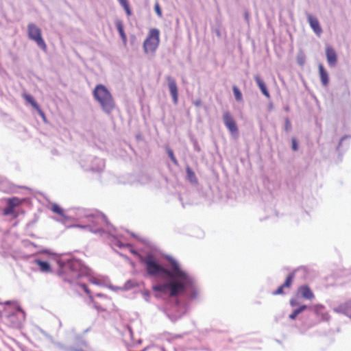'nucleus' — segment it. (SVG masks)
Segmentation results:
<instances>
[{
	"label": "nucleus",
	"mask_w": 351,
	"mask_h": 351,
	"mask_svg": "<svg viewBox=\"0 0 351 351\" xmlns=\"http://www.w3.org/2000/svg\"><path fill=\"white\" fill-rule=\"evenodd\" d=\"M115 26L124 45L127 43V36L124 32L123 25L121 21L117 19L115 21Z\"/></svg>",
	"instance_id": "22"
},
{
	"label": "nucleus",
	"mask_w": 351,
	"mask_h": 351,
	"mask_svg": "<svg viewBox=\"0 0 351 351\" xmlns=\"http://www.w3.org/2000/svg\"><path fill=\"white\" fill-rule=\"evenodd\" d=\"M223 121L225 126L229 130L232 136L234 138L238 137L239 130L236 122L229 111H226L223 114Z\"/></svg>",
	"instance_id": "11"
},
{
	"label": "nucleus",
	"mask_w": 351,
	"mask_h": 351,
	"mask_svg": "<svg viewBox=\"0 0 351 351\" xmlns=\"http://www.w3.org/2000/svg\"><path fill=\"white\" fill-rule=\"evenodd\" d=\"M81 166L86 171H92L94 172H100L104 168V162L102 159L95 158L93 156H88V158L82 160Z\"/></svg>",
	"instance_id": "9"
},
{
	"label": "nucleus",
	"mask_w": 351,
	"mask_h": 351,
	"mask_svg": "<svg viewBox=\"0 0 351 351\" xmlns=\"http://www.w3.org/2000/svg\"><path fill=\"white\" fill-rule=\"evenodd\" d=\"M5 183H6L5 179H4L2 177H0V190H2V191L4 190V187L3 186L5 184Z\"/></svg>",
	"instance_id": "35"
},
{
	"label": "nucleus",
	"mask_w": 351,
	"mask_h": 351,
	"mask_svg": "<svg viewBox=\"0 0 351 351\" xmlns=\"http://www.w3.org/2000/svg\"><path fill=\"white\" fill-rule=\"evenodd\" d=\"M34 263L38 266L39 271L43 273H49L51 271V266L48 262L36 258L34 261Z\"/></svg>",
	"instance_id": "19"
},
{
	"label": "nucleus",
	"mask_w": 351,
	"mask_h": 351,
	"mask_svg": "<svg viewBox=\"0 0 351 351\" xmlns=\"http://www.w3.org/2000/svg\"><path fill=\"white\" fill-rule=\"evenodd\" d=\"M97 295L98 297H102V296H104V295H103V294H101V293H97Z\"/></svg>",
	"instance_id": "42"
},
{
	"label": "nucleus",
	"mask_w": 351,
	"mask_h": 351,
	"mask_svg": "<svg viewBox=\"0 0 351 351\" xmlns=\"http://www.w3.org/2000/svg\"><path fill=\"white\" fill-rule=\"evenodd\" d=\"M311 311L323 321L329 319V315L325 311V307L322 304H316L311 307Z\"/></svg>",
	"instance_id": "15"
},
{
	"label": "nucleus",
	"mask_w": 351,
	"mask_h": 351,
	"mask_svg": "<svg viewBox=\"0 0 351 351\" xmlns=\"http://www.w3.org/2000/svg\"><path fill=\"white\" fill-rule=\"evenodd\" d=\"M298 62L299 64L303 65L304 63V61L303 58H302L300 57H298Z\"/></svg>",
	"instance_id": "39"
},
{
	"label": "nucleus",
	"mask_w": 351,
	"mask_h": 351,
	"mask_svg": "<svg viewBox=\"0 0 351 351\" xmlns=\"http://www.w3.org/2000/svg\"><path fill=\"white\" fill-rule=\"evenodd\" d=\"M298 293L306 300H311L314 298L313 291L307 285H302L299 287Z\"/></svg>",
	"instance_id": "18"
},
{
	"label": "nucleus",
	"mask_w": 351,
	"mask_h": 351,
	"mask_svg": "<svg viewBox=\"0 0 351 351\" xmlns=\"http://www.w3.org/2000/svg\"><path fill=\"white\" fill-rule=\"evenodd\" d=\"M294 278V274H290L287 277L285 282L280 286L275 291L273 292L274 295H280L283 293V289L284 288H289L291 286V284Z\"/></svg>",
	"instance_id": "17"
},
{
	"label": "nucleus",
	"mask_w": 351,
	"mask_h": 351,
	"mask_svg": "<svg viewBox=\"0 0 351 351\" xmlns=\"http://www.w3.org/2000/svg\"><path fill=\"white\" fill-rule=\"evenodd\" d=\"M319 73L322 85L326 86L329 82L328 74L322 64H319Z\"/></svg>",
	"instance_id": "21"
},
{
	"label": "nucleus",
	"mask_w": 351,
	"mask_h": 351,
	"mask_svg": "<svg viewBox=\"0 0 351 351\" xmlns=\"http://www.w3.org/2000/svg\"><path fill=\"white\" fill-rule=\"evenodd\" d=\"M333 311L338 314H342L351 319V300L333 308Z\"/></svg>",
	"instance_id": "13"
},
{
	"label": "nucleus",
	"mask_w": 351,
	"mask_h": 351,
	"mask_svg": "<svg viewBox=\"0 0 351 351\" xmlns=\"http://www.w3.org/2000/svg\"><path fill=\"white\" fill-rule=\"evenodd\" d=\"M23 97L24 98V99L27 102L29 103V104H31V106L34 108L36 109V110L38 111L39 114L44 117V113L43 112V111L40 109L39 108V106L38 105V104L36 103V101H35V99H34V97L29 95V94H23Z\"/></svg>",
	"instance_id": "20"
},
{
	"label": "nucleus",
	"mask_w": 351,
	"mask_h": 351,
	"mask_svg": "<svg viewBox=\"0 0 351 351\" xmlns=\"http://www.w3.org/2000/svg\"><path fill=\"white\" fill-rule=\"evenodd\" d=\"M59 267L58 274L62 279L72 285H78L90 298V291L86 281L98 285L97 280L91 276L90 269L81 261L69 256L53 255Z\"/></svg>",
	"instance_id": "2"
},
{
	"label": "nucleus",
	"mask_w": 351,
	"mask_h": 351,
	"mask_svg": "<svg viewBox=\"0 0 351 351\" xmlns=\"http://www.w3.org/2000/svg\"><path fill=\"white\" fill-rule=\"evenodd\" d=\"M167 260L169 265L168 268H165L152 254L141 257L148 275L164 280L162 283L154 285L153 289L171 297L183 295L189 300L197 299L199 289L194 276L183 269L174 258L168 256Z\"/></svg>",
	"instance_id": "1"
},
{
	"label": "nucleus",
	"mask_w": 351,
	"mask_h": 351,
	"mask_svg": "<svg viewBox=\"0 0 351 351\" xmlns=\"http://www.w3.org/2000/svg\"><path fill=\"white\" fill-rule=\"evenodd\" d=\"M289 302L291 307H295L299 304L297 298H291Z\"/></svg>",
	"instance_id": "33"
},
{
	"label": "nucleus",
	"mask_w": 351,
	"mask_h": 351,
	"mask_svg": "<svg viewBox=\"0 0 351 351\" xmlns=\"http://www.w3.org/2000/svg\"><path fill=\"white\" fill-rule=\"evenodd\" d=\"M121 5L124 8L125 10L126 14L128 16H130L132 14V12L130 9L129 5L126 0H118Z\"/></svg>",
	"instance_id": "27"
},
{
	"label": "nucleus",
	"mask_w": 351,
	"mask_h": 351,
	"mask_svg": "<svg viewBox=\"0 0 351 351\" xmlns=\"http://www.w3.org/2000/svg\"><path fill=\"white\" fill-rule=\"evenodd\" d=\"M327 62L330 67H334L337 63V55L334 49L327 46L326 49Z\"/></svg>",
	"instance_id": "16"
},
{
	"label": "nucleus",
	"mask_w": 351,
	"mask_h": 351,
	"mask_svg": "<svg viewBox=\"0 0 351 351\" xmlns=\"http://www.w3.org/2000/svg\"><path fill=\"white\" fill-rule=\"evenodd\" d=\"M155 11L156 12V14L159 16H162V12H161V10H160V6L158 3L156 4L155 5Z\"/></svg>",
	"instance_id": "36"
},
{
	"label": "nucleus",
	"mask_w": 351,
	"mask_h": 351,
	"mask_svg": "<svg viewBox=\"0 0 351 351\" xmlns=\"http://www.w3.org/2000/svg\"><path fill=\"white\" fill-rule=\"evenodd\" d=\"M170 319L173 320V321H175L176 319L172 318L171 317H169Z\"/></svg>",
	"instance_id": "43"
},
{
	"label": "nucleus",
	"mask_w": 351,
	"mask_h": 351,
	"mask_svg": "<svg viewBox=\"0 0 351 351\" xmlns=\"http://www.w3.org/2000/svg\"><path fill=\"white\" fill-rule=\"evenodd\" d=\"M84 217L86 224H77L75 227L87 229L94 233H101L103 227L108 223L106 216L98 211H84Z\"/></svg>",
	"instance_id": "3"
},
{
	"label": "nucleus",
	"mask_w": 351,
	"mask_h": 351,
	"mask_svg": "<svg viewBox=\"0 0 351 351\" xmlns=\"http://www.w3.org/2000/svg\"><path fill=\"white\" fill-rule=\"evenodd\" d=\"M131 285H132V282L130 281H128L124 287L123 288H121L122 289H124V290H128L129 289H130L131 287ZM121 288H119V287H117V288H113L114 290H117V289H120Z\"/></svg>",
	"instance_id": "32"
},
{
	"label": "nucleus",
	"mask_w": 351,
	"mask_h": 351,
	"mask_svg": "<svg viewBox=\"0 0 351 351\" xmlns=\"http://www.w3.org/2000/svg\"><path fill=\"white\" fill-rule=\"evenodd\" d=\"M10 308L12 311L6 315L7 323L13 328H19L25 319V313L21 308L14 302L6 301L4 303Z\"/></svg>",
	"instance_id": "5"
},
{
	"label": "nucleus",
	"mask_w": 351,
	"mask_h": 351,
	"mask_svg": "<svg viewBox=\"0 0 351 351\" xmlns=\"http://www.w3.org/2000/svg\"><path fill=\"white\" fill-rule=\"evenodd\" d=\"M167 153L169 157L171 158V161L173 162V164L175 165H178V162L174 156L173 150L171 149L170 148L167 147Z\"/></svg>",
	"instance_id": "29"
},
{
	"label": "nucleus",
	"mask_w": 351,
	"mask_h": 351,
	"mask_svg": "<svg viewBox=\"0 0 351 351\" xmlns=\"http://www.w3.org/2000/svg\"><path fill=\"white\" fill-rule=\"evenodd\" d=\"M142 296L145 301H146L147 302H149V299H150V296H151V293L149 291H143Z\"/></svg>",
	"instance_id": "31"
},
{
	"label": "nucleus",
	"mask_w": 351,
	"mask_h": 351,
	"mask_svg": "<svg viewBox=\"0 0 351 351\" xmlns=\"http://www.w3.org/2000/svg\"><path fill=\"white\" fill-rule=\"evenodd\" d=\"M108 239L112 247H119V249L128 248L133 254H138L136 251L133 250L131 245L125 242L126 239L123 234L118 232L114 228L112 230H108Z\"/></svg>",
	"instance_id": "6"
},
{
	"label": "nucleus",
	"mask_w": 351,
	"mask_h": 351,
	"mask_svg": "<svg viewBox=\"0 0 351 351\" xmlns=\"http://www.w3.org/2000/svg\"><path fill=\"white\" fill-rule=\"evenodd\" d=\"M186 176H187L188 180L191 184H197V177L195 176V173L193 172V171L189 166L186 167Z\"/></svg>",
	"instance_id": "23"
},
{
	"label": "nucleus",
	"mask_w": 351,
	"mask_h": 351,
	"mask_svg": "<svg viewBox=\"0 0 351 351\" xmlns=\"http://www.w3.org/2000/svg\"><path fill=\"white\" fill-rule=\"evenodd\" d=\"M348 137H349L348 136H343V137L341 138V140H340V141H339V145H338V147H337V149H338V150H340V147L341 146V145H342V143H343V141H344V140H346V138H348Z\"/></svg>",
	"instance_id": "37"
},
{
	"label": "nucleus",
	"mask_w": 351,
	"mask_h": 351,
	"mask_svg": "<svg viewBox=\"0 0 351 351\" xmlns=\"http://www.w3.org/2000/svg\"><path fill=\"white\" fill-rule=\"evenodd\" d=\"M262 93L267 98L270 97L269 93L268 92L267 88L261 90Z\"/></svg>",
	"instance_id": "38"
},
{
	"label": "nucleus",
	"mask_w": 351,
	"mask_h": 351,
	"mask_svg": "<svg viewBox=\"0 0 351 351\" xmlns=\"http://www.w3.org/2000/svg\"><path fill=\"white\" fill-rule=\"evenodd\" d=\"M27 34L29 39L34 40L37 45L44 51L47 49V45L42 37L41 29L34 23L27 25Z\"/></svg>",
	"instance_id": "8"
},
{
	"label": "nucleus",
	"mask_w": 351,
	"mask_h": 351,
	"mask_svg": "<svg viewBox=\"0 0 351 351\" xmlns=\"http://www.w3.org/2000/svg\"><path fill=\"white\" fill-rule=\"evenodd\" d=\"M308 307L306 305H300L297 308L294 309L293 312L289 315V317L293 320L295 319L297 316L300 314L302 312H303L305 309H307Z\"/></svg>",
	"instance_id": "24"
},
{
	"label": "nucleus",
	"mask_w": 351,
	"mask_h": 351,
	"mask_svg": "<svg viewBox=\"0 0 351 351\" xmlns=\"http://www.w3.org/2000/svg\"><path fill=\"white\" fill-rule=\"evenodd\" d=\"M292 125L291 123L288 118H286L285 120V130L286 132H289L291 130Z\"/></svg>",
	"instance_id": "30"
},
{
	"label": "nucleus",
	"mask_w": 351,
	"mask_h": 351,
	"mask_svg": "<svg viewBox=\"0 0 351 351\" xmlns=\"http://www.w3.org/2000/svg\"><path fill=\"white\" fill-rule=\"evenodd\" d=\"M254 80H255L256 84L258 85V86L259 87L261 90H262L265 89V88H267L265 82L260 77L259 75H255L254 76Z\"/></svg>",
	"instance_id": "26"
},
{
	"label": "nucleus",
	"mask_w": 351,
	"mask_h": 351,
	"mask_svg": "<svg viewBox=\"0 0 351 351\" xmlns=\"http://www.w3.org/2000/svg\"><path fill=\"white\" fill-rule=\"evenodd\" d=\"M306 17H307V20L309 23V25L311 27V29H313V31L314 32V33L317 36H320V35L322 33V29L320 27L318 19L315 16H313L312 14H311L309 13L306 14Z\"/></svg>",
	"instance_id": "14"
},
{
	"label": "nucleus",
	"mask_w": 351,
	"mask_h": 351,
	"mask_svg": "<svg viewBox=\"0 0 351 351\" xmlns=\"http://www.w3.org/2000/svg\"><path fill=\"white\" fill-rule=\"evenodd\" d=\"M93 97L101 106L102 110L109 114L115 108L114 101L108 88L102 85H97L93 90Z\"/></svg>",
	"instance_id": "4"
},
{
	"label": "nucleus",
	"mask_w": 351,
	"mask_h": 351,
	"mask_svg": "<svg viewBox=\"0 0 351 351\" xmlns=\"http://www.w3.org/2000/svg\"><path fill=\"white\" fill-rule=\"evenodd\" d=\"M51 210H52L53 213H56V214H58V215H60V216H64V210H63V209H62V208H60L58 204H52V206H51Z\"/></svg>",
	"instance_id": "28"
},
{
	"label": "nucleus",
	"mask_w": 351,
	"mask_h": 351,
	"mask_svg": "<svg viewBox=\"0 0 351 351\" xmlns=\"http://www.w3.org/2000/svg\"><path fill=\"white\" fill-rule=\"evenodd\" d=\"M166 80L173 102L174 104H177L178 102V91L176 80L170 75L167 76Z\"/></svg>",
	"instance_id": "12"
},
{
	"label": "nucleus",
	"mask_w": 351,
	"mask_h": 351,
	"mask_svg": "<svg viewBox=\"0 0 351 351\" xmlns=\"http://www.w3.org/2000/svg\"><path fill=\"white\" fill-rule=\"evenodd\" d=\"M232 90H233V93H234L235 99L237 101H241L243 99V96H242V93L240 91V90L236 86H234L232 87Z\"/></svg>",
	"instance_id": "25"
},
{
	"label": "nucleus",
	"mask_w": 351,
	"mask_h": 351,
	"mask_svg": "<svg viewBox=\"0 0 351 351\" xmlns=\"http://www.w3.org/2000/svg\"><path fill=\"white\" fill-rule=\"evenodd\" d=\"M200 104H201V101H199H199H196L195 102V104L196 106H199Z\"/></svg>",
	"instance_id": "41"
},
{
	"label": "nucleus",
	"mask_w": 351,
	"mask_h": 351,
	"mask_svg": "<svg viewBox=\"0 0 351 351\" xmlns=\"http://www.w3.org/2000/svg\"><path fill=\"white\" fill-rule=\"evenodd\" d=\"M160 43V31L156 28H152L147 37L143 42V50L145 53H153L158 47Z\"/></svg>",
	"instance_id": "7"
},
{
	"label": "nucleus",
	"mask_w": 351,
	"mask_h": 351,
	"mask_svg": "<svg viewBox=\"0 0 351 351\" xmlns=\"http://www.w3.org/2000/svg\"><path fill=\"white\" fill-rule=\"evenodd\" d=\"M291 144H292V149H293V150L297 151L298 148V146L297 141H296V140L295 138H293L291 140Z\"/></svg>",
	"instance_id": "34"
},
{
	"label": "nucleus",
	"mask_w": 351,
	"mask_h": 351,
	"mask_svg": "<svg viewBox=\"0 0 351 351\" xmlns=\"http://www.w3.org/2000/svg\"><path fill=\"white\" fill-rule=\"evenodd\" d=\"M215 34H216V35H217V36H219V37H220V36H221V32H220V30H219V29H215Z\"/></svg>",
	"instance_id": "40"
},
{
	"label": "nucleus",
	"mask_w": 351,
	"mask_h": 351,
	"mask_svg": "<svg viewBox=\"0 0 351 351\" xmlns=\"http://www.w3.org/2000/svg\"><path fill=\"white\" fill-rule=\"evenodd\" d=\"M6 207L3 210V215L5 216L12 215L14 217H17V213L15 211V208L20 206L23 201L16 197L7 198L5 199Z\"/></svg>",
	"instance_id": "10"
}]
</instances>
